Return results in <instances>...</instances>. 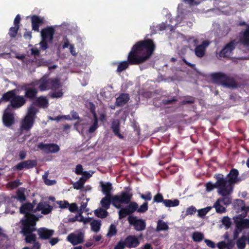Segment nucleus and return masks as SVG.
Here are the masks:
<instances>
[{"label": "nucleus", "instance_id": "dca6fc26", "mask_svg": "<svg viewBox=\"0 0 249 249\" xmlns=\"http://www.w3.org/2000/svg\"><path fill=\"white\" fill-rule=\"evenodd\" d=\"M37 165L36 160H27L21 161L13 167L14 170L21 171L23 169H31Z\"/></svg>", "mask_w": 249, "mask_h": 249}, {"label": "nucleus", "instance_id": "bf43d9fd", "mask_svg": "<svg viewBox=\"0 0 249 249\" xmlns=\"http://www.w3.org/2000/svg\"><path fill=\"white\" fill-rule=\"evenodd\" d=\"M83 169L82 166L81 164H78L76 166L75 171V173L77 175H82V174H84L85 173H87L88 174H89L87 172H85L84 173L83 172Z\"/></svg>", "mask_w": 249, "mask_h": 249}, {"label": "nucleus", "instance_id": "5701e85b", "mask_svg": "<svg viewBox=\"0 0 249 249\" xmlns=\"http://www.w3.org/2000/svg\"><path fill=\"white\" fill-rule=\"evenodd\" d=\"M31 23L32 30L36 32H39V26L44 23V18H40L36 15H33L31 17Z\"/></svg>", "mask_w": 249, "mask_h": 249}, {"label": "nucleus", "instance_id": "6e6d98bb", "mask_svg": "<svg viewBox=\"0 0 249 249\" xmlns=\"http://www.w3.org/2000/svg\"><path fill=\"white\" fill-rule=\"evenodd\" d=\"M125 247L124 241L121 240L115 246L114 249H124Z\"/></svg>", "mask_w": 249, "mask_h": 249}, {"label": "nucleus", "instance_id": "a18cd8bd", "mask_svg": "<svg viewBox=\"0 0 249 249\" xmlns=\"http://www.w3.org/2000/svg\"><path fill=\"white\" fill-rule=\"evenodd\" d=\"M19 27L17 26H15L14 27H11L9 31V35L12 38L15 37L18 34V32L19 30Z\"/></svg>", "mask_w": 249, "mask_h": 249}, {"label": "nucleus", "instance_id": "37998d69", "mask_svg": "<svg viewBox=\"0 0 249 249\" xmlns=\"http://www.w3.org/2000/svg\"><path fill=\"white\" fill-rule=\"evenodd\" d=\"M15 198L18 199L20 202H23L26 200V196L24 194V190L19 189L17 192V196Z\"/></svg>", "mask_w": 249, "mask_h": 249}, {"label": "nucleus", "instance_id": "49530a36", "mask_svg": "<svg viewBox=\"0 0 249 249\" xmlns=\"http://www.w3.org/2000/svg\"><path fill=\"white\" fill-rule=\"evenodd\" d=\"M98 118H93V123L89 127V132L90 133H93L98 128Z\"/></svg>", "mask_w": 249, "mask_h": 249}, {"label": "nucleus", "instance_id": "603ef678", "mask_svg": "<svg viewBox=\"0 0 249 249\" xmlns=\"http://www.w3.org/2000/svg\"><path fill=\"white\" fill-rule=\"evenodd\" d=\"M140 197L142 199H144L146 201H149L151 200L152 198V195L150 192L147 191L145 193V194H140Z\"/></svg>", "mask_w": 249, "mask_h": 249}, {"label": "nucleus", "instance_id": "680f3d73", "mask_svg": "<svg viewBox=\"0 0 249 249\" xmlns=\"http://www.w3.org/2000/svg\"><path fill=\"white\" fill-rule=\"evenodd\" d=\"M227 196H223L222 198H218L221 202L223 203L224 205H227L231 203V199L230 197H226Z\"/></svg>", "mask_w": 249, "mask_h": 249}, {"label": "nucleus", "instance_id": "3c124183", "mask_svg": "<svg viewBox=\"0 0 249 249\" xmlns=\"http://www.w3.org/2000/svg\"><path fill=\"white\" fill-rule=\"evenodd\" d=\"M165 199H163L162 195L160 193H158L154 197L153 202L160 203L163 202Z\"/></svg>", "mask_w": 249, "mask_h": 249}, {"label": "nucleus", "instance_id": "f704fd0d", "mask_svg": "<svg viewBox=\"0 0 249 249\" xmlns=\"http://www.w3.org/2000/svg\"><path fill=\"white\" fill-rule=\"evenodd\" d=\"M221 201L218 199L214 203L213 207L215 209L217 213H223L226 211V208L220 204Z\"/></svg>", "mask_w": 249, "mask_h": 249}, {"label": "nucleus", "instance_id": "bb28decb", "mask_svg": "<svg viewBox=\"0 0 249 249\" xmlns=\"http://www.w3.org/2000/svg\"><path fill=\"white\" fill-rule=\"evenodd\" d=\"M34 104L39 107L46 108L48 107V101L45 97L41 96L38 98L36 97Z\"/></svg>", "mask_w": 249, "mask_h": 249}, {"label": "nucleus", "instance_id": "423d86ee", "mask_svg": "<svg viewBox=\"0 0 249 249\" xmlns=\"http://www.w3.org/2000/svg\"><path fill=\"white\" fill-rule=\"evenodd\" d=\"M55 30L53 26H48L42 29L40 32L41 41L40 43V48L46 50L49 46L48 42H52Z\"/></svg>", "mask_w": 249, "mask_h": 249}, {"label": "nucleus", "instance_id": "cd10ccee", "mask_svg": "<svg viewBox=\"0 0 249 249\" xmlns=\"http://www.w3.org/2000/svg\"><path fill=\"white\" fill-rule=\"evenodd\" d=\"M240 41L244 46H249V30L246 29L243 32Z\"/></svg>", "mask_w": 249, "mask_h": 249}, {"label": "nucleus", "instance_id": "6ab92c4d", "mask_svg": "<svg viewBox=\"0 0 249 249\" xmlns=\"http://www.w3.org/2000/svg\"><path fill=\"white\" fill-rule=\"evenodd\" d=\"M53 210V207L49 204L48 201H40L37 205L36 208L34 210V213L41 211L43 214L50 213Z\"/></svg>", "mask_w": 249, "mask_h": 249}, {"label": "nucleus", "instance_id": "2f4dec72", "mask_svg": "<svg viewBox=\"0 0 249 249\" xmlns=\"http://www.w3.org/2000/svg\"><path fill=\"white\" fill-rule=\"evenodd\" d=\"M169 229V227L166 223L162 220L160 219L157 221V226L156 231L159 232L162 231H167Z\"/></svg>", "mask_w": 249, "mask_h": 249}, {"label": "nucleus", "instance_id": "a211bd4d", "mask_svg": "<svg viewBox=\"0 0 249 249\" xmlns=\"http://www.w3.org/2000/svg\"><path fill=\"white\" fill-rule=\"evenodd\" d=\"M36 231L38 235V239L44 240L50 239L54 233V230L45 227L37 229Z\"/></svg>", "mask_w": 249, "mask_h": 249}, {"label": "nucleus", "instance_id": "2eb2a0df", "mask_svg": "<svg viewBox=\"0 0 249 249\" xmlns=\"http://www.w3.org/2000/svg\"><path fill=\"white\" fill-rule=\"evenodd\" d=\"M244 217L242 214H239L234 219L236 228L239 230V231L249 229V219Z\"/></svg>", "mask_w": 249, "mask_h": 249}, {"label": "nucleus", "instance_id": "f257e3e1", "mask_svg": "<svg viewBox=\"0 0 249 249\" xmlns=\"http://www.w3.org/2000/svg\"><path fill=\"white\" fill-rule=\"evenodd\" d=\"M156 46L152 39H146L136 42L128 53L127 60L119 63L116 72L120 73L130 65H139L148 60L153 54Z\"/></svg>", "mask_w": 249, "mask_h": 249}, {"label": "nucleus", "instance_id": "aec40b11", "mask_svg": "<svg viewBox=\"0 0 249 249\" xmlns=\"http://www.w3.org/2000/svg\"><path fill=\"white\" fill-rule=\"evenodd\" d=\"M210 44V41L206 40H204L201 44L196 45L194 50L196 55L199 58L203 57L205 55L206 48Z\"/></svg>", "mask_w": 249, "mask_h": 249}, {"label": "nucleus", "instance_id": "c9c22d12", "mask_svg": "<svg viewBox=\"0 0 249 249\" xmlns=\"http://www.w3.org/2000/svg\"><path fill=\"white\" fill-rule=\"evenodd\" d=\"M163 204L167 207H172L178 206L179 204V201L175 199L174 200L171 199H165Z\"/></svg>", "mask_w": 249, "mask_h": 249}, {"label": "nucleus", "instance_id": "c85d7f7f", "mask_svg": "<svg viewBox=\"0 0 249 249\" xmlns=\"http://www.w3.org/2000/svg\"><path fill=\"white\" fill-rule=\"evenodd\" d=\"M102 191L106 196H112L110 192L112 189V184L110 182H107L105 184H101Z\"/></svg>", "mask_w": 249, "mask_h": 249}, {"label": "nucleus", "instance_id": "f03ea898", "mask_svg": "<svg viewBox=\"0 0 249 249\" xmlns=\"http://www.w3.org/2000/svg\"><path fill=\"white\" fill-rule=\"evenodd\" d=\"M38 218L35 215H31L26 218L21 219L20 228V233L25 237L26 243H31L36 239V235L33 232L36 231V228Z\"/></svg>", "mask_w": 249, "mask_h": 249}, {"label": "nucleus", "instance_id": "20e7f679", "mask_svg": "<svg viewBox=\"0 0 249 249\" xmlns=\"http://www.w3.org/2000/svg\"><path fill=\"white\" fill-rule=\"evenodd\" d=\"M213 83L221 85L224 87L234 89L237 87V84L235 79L226 74L221 72H214L211 74Z\"/></svg>", "mask_w": 249, "mask_h": 249}, {"label": "nucleus", "instance_id": "f3484780", "mask_svg": "<svg viewBox=\"0 0 249 249\" xmlns=\"http://www.w3.org/2000/svg\"><path fill=\"white\" fill-rule=\"evenodd\" d=\"M35 200L33 201V203L27 202L23 204L19 208V212L22 214L25 215L23 218H26L29 217L31 215H34L30 213L33 211V209L36 204Z\"/></svg>", "mask_w": 249, "mask_h": 249}, {"label": "nucleus", "instance_id": "69168bd1", "mask_svg": "<svg viewBox=\"0 0 249 249\" xmlns=\"http://www.w3.org/2000/svg\"><path fill=\"white\" fill-rule=\"evenodd\" d=\"M31 53L32 55L35 56H39L40 55V51L37 48H32L31 50Z\"/></svg>", "mask_w": 249, "mask_h": 249}, {"label": "nucleus", "instance_id": "9b49d317", "mask_svg": "<svg viewBox=\"0 0 249 249\" xmlns=\"http://www.w3.org/2000/svg\"><path fill=\"white\" fill-rule=\"evenodd\" d=\"M2 122L7 127H10L15 123L14 114L11 108L7 107L4 110L2 115Z\"/></svg>", "mask_w": 249, "mask_h": 249}, {"label": "nucleus", "instance_id": "7c9ffc66", "mask_svg": "<svg viewBox=\"0 0 249 249\" xmlns=\"http://www.w3.org/2000/svg\"><path fill=\"white\" fill-rule=\"evenodd\" d=\"M39 89L41 91L49 89V79L43 77L39 80Z\"/></svg>", "mask_w": 249, "mask_h": 249}, {"label": "nucleus", "instance_id": "412c9836", "mask_svg": "<svg viewBox=\"0 0 249 249\" xmlns=\"http://www.w3.org/2000/svg\"><path fill=\"white\" fill-rule=\"evenodd\" d=\"M84 236L82 232L78 234L71 233L67 236L68 241L73 246L82 243L84 242Z\"/></svg>", "mask_w": 249, "mask_h": 249}, {"label": "nucleus", "instance_id": "f8f14e48", "mask_svg": "<svg viewBox=\"0 0 249 249\" xmlns=\"http://www.w3.org/2000/svg\"><path fill=\"white\" fill-rule=\"evenodd\" d=\"M26 102V99L21 95H15L12 100H10V104L7 106L9 108L18 109L24 106Z\"/></svg>", "mask_w": 249, "mask_h": 249}, {"label": "nucleus", "instance_id": "6e6552de", "mask_svg": "<svg viewBox=\"0 0 249 249\" xmlns=\"http://www.w3.org/2000/svg\"><path fill=\"white\" fill-rule=\"evenodd\" d=\"M238 176L239 172L238 170L235 168H232L227 176V179L225 178V180H226L225 188L229 191V195L233 191L232 185L240 181Z\"/></svg>", "mask_w": 249, "mask_h": 249}, {"label": "nucleus", "instance_id": "338daca9", "mask_svg": "<svg viewBox=\"0 0 249 249\" xmlns=\"http://www.w3.org/2000/svg\"><path fill=\"white\" fill-rule=\"evenodd\" d=\"M32 243L33 244L32 249H40L41 245L38 241H36V239L35 241L32 242L31 244Z\"/></svg>", "mask_w": 249, "mask_h": 249}, {"label": "nucleus", "instance_id": "79ce46f5", "mask_svg": "<svg viewBox=\"0 0 249 249\" xmlns=\"http://www.w3.org/2000/svg\"><path fill=\"white\" fill-rule=\"evenodd\" d=\"M234 206L235 208L240 210L241 211H244L245 202L242 199H237L234 202Z\"/></svg>", "mask_w": 249, "mask_h": 249}, {"label": "nucleus", "instance_id": "864d4df0", "mask_svg": "<svg viewBox=\"0 0 249 249\" xmlns=\"http://www.w3.org/2000/svg\"><path fill=\"white\" fill-rule=\"evenodd\" d=\"M57 204L59 205V207L61 209L68 208L70 203L68 201H58L56 202Z\"/></svg>", "mask_w": 249, "mask_h": 249}, {"label": "nucleus", "instance_id": "09e8293b", "mask_svg": "<svg viewBox=\"0 0 249 249\" xmlns=\"http://www.w3.org/2000/svg\"><path fill=\"white\" fill-rule=\"evenodd\" d=\"M195 102V99L192 96H187L181 102V105L193 104Z\"/></svg>", "mask_w": 249, "mask_h": 249}, {"label": "nucleus", "instance_id": "4d7b16f0", "mask_svg": "<svg viewBox=\"0 0 249 249\" xmlns=\"http://www.w3.org/2000/svg\"><path fill=\"white\" fill-rule=\"evenodd\" d=\"M89 109L91 113L93 115V118H98L95 111V106L93 103H89Z\"/></svg>", "mask_w": 249, "mask_h": 249}, {"label": "nucleus", "instance_id": "4468645a", "mask_svg": "<svg viewBox=\"0 0 249 249\" xmlns=\"http://www.w3.org/2000/svg\"><path fill=\"white\" fill-rule=\"evenodd\" d=\"M37 147L46 153H55L60 150L59 146L55 143H44L40 142Z\"/></svg>", "mask_w": 249, "mask_h": 249}, {"label": "nucleus", "instance_id": "ea45409f", "mask_svg": "<svg viewBox=\"0 0 249 249\" xmlns=\"http://www.w3.org/2000/svg\"><path fill=\"white\" fill-rule=\"evenodd\" d=\"M36 112V109L35 107L31 106L29 108L25 117L35 120Z\"/></svg>", "mask_w": 249, "mask_h": 249}, {"label": "nucleus", "instance_id": "393cba45", "mask_svg": "<svg viewBox=\"0 0 249 249\" xmlns=\"http://www.w3.org/2000/svg\"><path fill=\"white\" fill-rule=\"evenodd\" d=\"M35 120L25 116L21 124V129L26 131L30 130L33 127Z\"/></svg>", "mask_w": 249, "mask_h": 249}, {"label": "nucleus", "instance_id": "72a5a7b5", "mask_svg": "<svg viewBox=\"0 0 249 249\" xmlns=\"http://www.w3.org/2000/svg\"><path fill=\"white\" fill-rule=\"evenodd\" d=\"M94 214L99 218H105L107 216L108 213L107 210L100 208L94 211Z\"/></svg>", "mask_w": 249, "mask_h": 249}, {"label": "nucleus", "instance_id": "e433bc0d", "mask_svg": "<svg viewBox=\"0 0 249 249\" xmlns=\"http://www.w3.org/2000/svg\"><path fill=\"white\" fill-rule=\"evenodd\" d=\"M101 226V221L98 220H94L90 223L91 230L96 232L99 231Z\"/></svg>", "mask_w": 249, "mask_h": 249}, {"label": "nucleus", "instance_id": "7ed1b4c3", "mask_svg": "<svg viewBox=\"0 0 249 249\" xmlns=\"http://www.w3.org/2000/svg\"><path fill=\"white\" fill-rule=\"evenodd\" d=\"M131 194L128 192H122L120 195L105 196L100 201L102 207L108 210L110 208V204L117 209L121 208V203L128 204L132 197Z\"/></svg>", "mask_w": 249, "mask_h": 249}, {"label": "nucleus", "instance_id": "58836bf2", "mask_svg": "<svg viewBox=\"0 0 249 249\" xmlns=\"http://www.w3.org/2000/svg\"><path fill=\"white\" fill-rule=\"evenodd\" d=\"M117 233V230L115 225L111 224L108 229V232L107 234V236L108 237H112L116 235Z\"/></svg>", "mask_w": 249, "mask_h": 249}, {"label": "nucleus", "instance_id": "13d9d810", "mask_svg": "<svg viewBox=\"0 0 249 249\" xmlns=\"http://www.w3.org/2000/svg\"><path fill=\"white\" fill-rule=\"evenodd\" d=\"M68 209L71 212L75 213L78 211V207L75 203H72L70 204Z\"/></svg>", "mask_w": 249, "mask_h": 249}, {"label": "nucleus", "instance_id": "39448f33", "mask_svg": "<svg viewBox=\"0 0 249 249\" xmlns=\"http://www.w3.org/2000/svg\"><path fill=\"white\" fill-rule=\"evenodd\" d=\"M216 181L214 184L208 182L205 184L206 190L207 192H211L214 188L218 189V193L222 196H229V191L225 188L226 180L222 174H217L214 175Z\"/></svg>", "mask_w": 249, "mask_h": 249}, {"label": "nucleus", "instance_id": "a878e982", "mask_svg": "<svg viewBox=\"0 0 249 249\" xmlns=\"http://www.w3.org/2000/svg\"><path fill=\"white\" fill-rule=\"evenodd\" d=\"M111 128L115 136L121 139L124 138V136L120 132V124L118 120H115L112 122Z\"/></svg>", "mask_w": 249, "mask_h": 249}, {"label": "nucleus", "instance_id": "473e14b6", "mask_svg": "<svg viewBox=\"0 0 249 249\" xmlns=\"http://www.w3.org/2000/svg\"><path fill=\"white\" fill-rule=\"evenodd\" d=\"M15 95L16 92L15 90H11L8 91V92L3 94L1 100H0V101H1V100H3L5 102L8 101H10V100H12V99H13V98H14V97H15Z\"/></svg>", "mask_w": 249, "mask_h": 249}, {"label": "nucleus", "instance_id": "ddd939ff", "mask_svg": "<svg viewBox=\"0 0 249 249\" xmlns=\"http://www.w3.org/2000/svg\"><path fill=\"white\" fill-rule=\"evenodd\" d=\"M237 42L233 40L227 43L219 53V57H228L231 54L232 51L235 48Z\"/></svg>", "mask_w": 249, "mask_h": 249}, {"label": "nucleus", "instance_id": "a19ab883", "mask_svg": "<svg viewBox=\"0 0 249 249\" xmlns=\"http://www.w3.org/2000/svg\"><path fill=\"white\" fill-rule=\"evenodd\" d=\"M192 239L195 242H199L204 239V235L200 232L195 231L192 234Z\"/></svg>", "mask_w": 249, "mask_h": 249}, {"label": "nucleus", "instance_id": "c756f323", "mask_svg": "<svg viewBox=\"0 0 249 249\" xmlns=\"http://www.w3.org/2000/svg\"><path fill=\"white\" fill-rule=\"evenodd\" d=\"M49 89H56L60 86V81L57 78L49 79Z\"/></svg>", "mask_w": 249, "mask_h": 249}, {"label": "nucleus", "instance_id": "4c0bfd02", "mask_svg": "<svg viewBox=\"0 0 249 249\" xmlns=\"http://www.w3.org/2000/svg\"><path fill=\"white\" fill-rule=\"evenodd\" d=\"M247 238L245 235H242L236 241V245L239 249H244L246 247Z\"/></svg>", "mask_w": 249, "mask_h": 249}, {"label": "nucleus", "instance_id": "052dcab7", "mask_svg": "<svg viewBox=\"0 0 249 249\" xmlns=\"http://www.w3.org/2000/svg\"><path fill=\"white\" fill-rule=\"evenodd\" d=\"M196 211V208L193 206H191L190 207L188 208L186 210V215H192Z\"/></svg>", "mask_w": 249, "mask_h": 249}, {"label": "nucleus", "instance_id": "b1692460", "mask_svg": "<svg viewBox=\"0 0 249 249\" xmlns=\"http://www.w3.org/2000/svg\"><path fill=\"white\" fill-rule=\"evenodd\" d=\"M129 99V95L128 93H121L116 98L115 105L117 107H122L128 102Z\"/></svg>", "mask_w": 249, "mask_h": 249}, {"label": "nucleus", "instance_id": "4be33fe9", "mask_svg": "<svg viewBox=\"0 0 249 249\" xmlns=\"http://www.w3.org/2000/svg\"><path fill=\"white\" fill-rule=\"evenodd\" d=\"M124 241L126 247L130 249L136 248L140 243L137 237L135 235H128L126 236Z\"/></svg>", "mask_w": 249, "mask_h": 249}, {"label": "nucleus", "instance_id": "0e129e2a", "mask_svg": "<svg viewBox=\"0 0 249 249\" xmlns=\"http://www.w3.org/2000/svg\"><path fill=\"white\" fill-rule=\"evenodd\" d=\"M204 242L209 247L212 249H214L215 248V244L213 241L209 239H205Z\"/></svg>", "mask_w": 249, "mask_h": 249}, {"label": "nucleus", "instance_id": "1a4fd4ad", "mask_svg": "<svg viewBox=\"0 0 249 249\" xmlns=\"http://www.w3.org/2000/svg\"><path fill=\"white\" fill-rule=\"evenodd\" d=\"M129 204L124 208H122L118 212L120 219L125 218L127 215H130L137 211L138 204L136 202H129Z\"/></svg>", "mask_w": 249, "mask_h": 249}, {"label": "nucleus", "instance_id": "c03bdc74", "mask_svg": "<svg viewBox=\"0 0 249 249\" xmlns=\"http://www.w3.org/2000/svg\"><path fill=\"white\" fill-rule=\"evenodd\" d=\"M85 179L81 178L78 181L73 184V187L76 190L81 189L84 187Z\"/></svg>", "mask_w": 249, "mask_h": 249}, {"label": "nucleus", "instance_id": "774afa93", "mask_svg": "<svg viewBox=\"0 0 249 249\" xmlns=\"http://www.w3.org/2000/svg\"><path fill=\"white\" fill-rule=\"evenodd\" d=\"M217 245L219 249H224L227 246V244L224 241H221L218 242Z\"/></svg>", "mask_w": 249, "mask_h": 249}, {"label": "nucleus", "instance_id": "9d476101", "mask_svg": "<svg viewBox=\"0 0 249 249\" xmlns=\"http://www.w3.org/2000/svg\"><path fill=\"white\" fill-rule=\"evenodd\" d=\"M127 220L129 224L133 226L136 231H142L146 228V222L143 219H138L135 216L130 215Z\"/></svg>", "mask_w": 249, "mask_h": 249}, {"label": "nucleus", "instance_id": "0eeeda50", "mask_svg": "<svg viewBox=\"0 0 249 249\" xmlns=\"http://www.w3.org/2000/svg\"><path fill=\"white\" fill-rule=\"evenodd\" d=\"M37 83L32 82L30 83H24L21 86V89L24 91V97L30 101L35 100L37 97L38 90L35 88Z\"/></svg>", "mask_w": 249, "mask_h": 249}, {"label": "nucleus", "instance_id": "e2e57ef3", "mask_svg": "<svg viewBox=\"0 0 249 249\" xmlns=\"http://www.w3.org/2000/svg\"><path fill=\"white\" fill-rule=\"evenodd\" d=\"M223 224L227 227H229L231 225L230 218L228 216H224L222 219Z\"/></svg>", "mask_w": 249, "mask_h": 249}, {"label": "nucleus", "instance_id": "de8ad7c7", "mask_svg": "<svg viewBox=\"0 0 249 249\" xmlns=\"http://www.w3.org/2000/svg\"><path fill=\"white\" fill-rule=\"evenodd\" d=\"M148 209V202H144L139 208H137V212L140 213H144Z\"/></svg>", "mask_w": 249, "mask_h": 249}, {"label": "nucleus", "instance_id": "8fccbe9b", "mask_svg": "<svg viewBox=\"0 0 249 249\" xmlns=\"http://www.w3.org/2000/svg\"><path fill=\"white\" fill-rule=\"evenodd\" d=\"M50 97L52 98H59L63 96V92L62 90L58 91H53L50 93Z\"/></svg>", "mask_w": 249, "mask_h": 249}, {"label": "nucleus", "instance_id": "5fc2aeb1", "mask_svg": "<svg viewBox=\"0 0 249 249\" xmlns=\"http://www.w3.org/2000/svg\"><path fill=\"white\" fill-rule=\"evenodd\" d=\"M178 101V99L176 97H173L170 99H164L162 101V103L164 105L172 104Z\"/></svg>", "mask_w": 249, "mask_h": 249}]
</instances>
